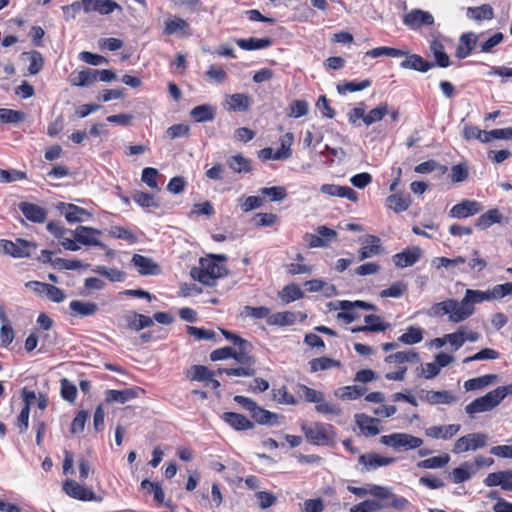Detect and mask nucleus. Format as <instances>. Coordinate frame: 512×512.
Segmentation results:
<instances>
[{"label":"nucleus","mask_w":512,"mask_h":512,"mask_svg":"<svg viewBox=\"0 0 512 512\" xmlns=\"http://www.w3.org/2000/svg\"><path fill=\"white\" fill-rule=\"evenodd\" d=\"M475 312V302L471 294V289L465 291L461 301L456 299H447L433 304L427 311L430 317H442L448 315L451 323H460L467 320Z\"/></svg>","instance_id":"f257e3e1"},{"label":"nucleus","mask_w":512,"mask_h":512,"mask_svg":"<svg viewBox=\"0 0 512 512\" xmlns=\"http://www.w3.org/2000/svg\"><path fill=\"white\" fill-rule=\"evenodd\" d=\"M508 395H512V383L506 386H500L488 392L486 395L473 400L465 407L469 415L490 411L500 404Z\"/></svg>","instance_id":"f03ea898"},{"label":"nucleus","mask_w":512,"mask_h":512,"mask_svg":"<svg viewBox=\"0 0 512 512\" xmlns=\"http://www.w3.org/2000/svg\"><path fill=\"white\" fill-rule=\"evenodd\" d=\"M301 430L306 439L313 445L334 446L336 431L331 424L313 422L311 424H302Z\"/></svg>","instance_id":"7ed1b4c3"},{"label":"nucleus","mask_w":512,"mask_h":512,"mask_svg":"<svg viewBox=\"0 0 512 512\" xmlns=\"http://www.w3.org/2000/svg\"><path fill=\"white\" fill-rule=\"evenodd\" d=\"M227 274V269L213 260V258H201L199 267H194L191 270V276L208 286H213L218 278L224 277Z\"/></svg>","instance_id":"20e7f679"},{"label":"nucleus","mask_w":512,"mask_h":512,"mask_svg":"<svg viewBox=\"0 0 512 512\" xmlns=\"http://www.w3.org/2000/svg\"><path fill=\"white\" fill-rule=\"evenodd\" d=\"M380 442L395 450H414L419 449L423 445V439L408 433L396 432L389 435H383Z\"/></svg>","instance_id":"39448f33"},{"label":"nucleus","mask_w":512,"mask_h":512,"mask_svg":"<svg viewBox=\"0 0 512 512\" xmlns=\"http://www.w3.org/2000/svg\"><path fill=\"white\" fill-rule=\"evenodd\" d=\"M221 333L226 337V339L232 341L234 345L238 347L234 350V359L240 365H251L254 366L256 363L255 357L251 354L252 345L245 339L229 332L226 330L220 329Z\"/></svg>","instance_id":"423d86ee"},{"label":"nucleus","mask_w":512,"mask_h":512,"mask_svg":"<svg viewBox=\"0 0 512 512\" xmlns=\"http://www.w3.org/2000/svg\"><path fill=\"white\" fill-rule=\"evenodd\" d=\"M281 147L274 152L272 148L266 147L259 151V158L263 161L266 160H286L291 157L292 149L291 146L294 141L292 133H286L280 138Z\"/></svg>","instance_id":"0eeeda50"},{"label":"nucleus","mask_w":512,"mask_h":512,"mask_svg":"<svg viewBox=\"0 0 512 512\" xmlns=\"http://www.w3.org/2000/svg\"><path fill=\"white\" fill-rule=\"evenodd\" d=\"M488 436L484 433H470L460 437L452 448L454 454L475 451L487 445Z\"/></svg>","instance_id":"6e6552de"},{"label":"nucleus","mask_w":512,"mask_h":512,"mask_svg":"<svg viewBox=\"0 0 512 512\" xmlns=\"http://www.w3.org/2000/svg\"><path fill=\"white\" fill-rule=\"evenodd\" d=\"M471 294L473 296L475 305L484 301L501 299L507 295L512 294V282L495 285L492 289L486 291L471 289Z\"/></svg>","instance_id":"1a4fd4ad"},{"label":"nucleus","mask_w":512,"mask_h":512,"mask_svg":"<svg viewBox=\"0 0 512 512\" xmlns=\"http://www.w3.org/2000/svg\"><path fill=\"white\" fill-rule=\"evenodd\" d=\"M0 246L3 253L15 258L30 257L32 250L36 248L35 244L23 239H17L15 242L10 240H1Z\"/></svg>","instance_id":"9d476101"},{"label":"nucleus","mask_w":512,"mask_h":512,"mask_svg":"<svg viewBox=\"0 0 512 512\" xmlns=\"http://www.w3.org/2000/svg\"><path fill=\"white\" fill-rule=\"evenodd\" d=\"M406 26L413 30H418L423 26H431L434 24V17L431 13L421 9H413L403 17Z\"/></svg>","instance_id":"9b49d317"},{"label":"nucleus","mask_w":512,"mask_h":512,"mask_svg":"<svg viewBox=\"0 0 512 512\" xmlns=\"http://www.w3.org/2000/svg\"><path fill=\"white\" fill-rule=\"evenodd\" d=\"M358 462L362 465V471H372L379 467L388 466L395 462L393 457H384L375 452L361 454Z\"/></svg>","instance_id":"f8f14e48"},{"label":"nucleus","mask_w":512,"mask_h":512,"mask_svg":"<svg viewBox=\"0 0 512 512\" xmlns=\"http://www.w3.org/2000/svg\"><path fill=\"white\" fill-rule=\"evenodd\" d=\"M131 264L142 276L159 275L162 271L161 266L157 262H155L152 258L143 256L141 254H134L131 259Z\"/></svg>","instance_id":"ddd939ff"},{"label":"nucleus","mask_w":512,"mask_h":512,"mask_svg":"<svg viewBox=\"0 0 512 512\" xmlns=\"http://www.w3.org/2000/svg\"><path fill=\"white\" fill-rule=\"evenodd\" d=\"M143 393L144 390L139 387L126 388L123 390L110 389L105 392V400L107 403L124 404L138 398L140 394Z\"/></svg>","instance_id":"4468645a"},{"label":"nucleus","mask_w":512,"mask_h":512,"mask_svg":"<svg viewBox=\"0 0 512 512\" xmlns=\"http://www.w3.org/2000/svg\"><path fill=\"white\" fill-rule=\"evenodd\" d=\"M420 399L429 403L430 405H438V404H453L457 402L458 398L452 391L442 390V391H434V390H422L420 394Z\"/></svg>","instance_id":"2eb2a0df"},{"label":"nucleus","mask_w":512,"mask_h":512,"mask_svg":"<svg viewBox=\"0 0 512 512\" xmlns=\"http://www.w3.org/2000/svg\"><path fill=\"white\" fill-rule=\"evenodd\" d=\"M423 251L418 246H413L393 256V263L398 268L413 266L422 257Z\"/></svg>","instance_id":"dca6fc26"},{"label":"nucleus","mask_w":512,"mask_h":512,"mask_svg":"<svg viewBox=\"0 0 512 512\" xmlns=\"http://www.w3.org/2000/svg\"><path fill=\"white\" fill-rule=\"evenodd\" d=\"M101 231L92 227L87 226H78L73 231V237L75 240L83 245H94L98 246L102 249H105L106 246L101 241H99L95 236L100 235Z\"/></svg>","instance_id":"f3484780"},{"label":"nucleus","mask_w":512,"mask_h":512,"mask_svg":"<svg viewBox=\"0 0 512 512\" xmlns=\"http://www.w3.org/2000/svg\"><path fill=\"white\" fill-rule=\"evenodd\" d=\"M64 492L72 498L81 501H93L96 499L95 493L74 480L68 479L63 483Z\"/></svg>","instance_id":"a211bd4d"},{"label":"nucleus","mask_w":512,"mask_h":512,"mask_svg":"<svg viewBox=\"0 0 512 512\" xmlns=\"http://www.w3.org/2000/svg\"><path fill=\"white\" fill-rule=\"evenodd\" d=\"M480 211H482V206L479 202L475 200H463L451 208L449 215L453 218L462 219L476 215Z\"/></svg>","instance_id":"6ab92c4d"},{"label":"nucleus","mask_w":512,"mask_h":512,"mask_svg":"<svg viewBox=\"0 0 512 512\" xmlns=\"http://www.w3.org/2000/svg\"><path fill=\"white\" fill-rule=\"evenodd\" d=\"M251 105V98L249 95L244 93H235L227 95L223 103L224 109L233 112H246L249 110Z\"/></svg>","instance_id":"aec40b11"},{"label":"nucleus","mask_w":512,"mask_h":512,"mask_svg":"<svg viewBox=\"0 0 512 512\" xmlns=\"http://www.w3.org/2000/svg\"><path fill=\"white\" fill-rule=\"evenodd\" d=\"M459 424L431 426L425 430V435L433 439L449 440L460 431Z\"/></svg>","instance_id":"412c9836"},{"label":"nucleus","mask_w":512,"mask_h":512,"mask_svg":"<svg viewBox=\"0 0 512 512\" xmlns=\"http://www.w3.org/2000/svg\"><path fill=\"white\" fill-rule=\"evenodd\" d=\"M320 191L329 196H336L340 198H347L352 202L358 200L357 193L348 186H340L335 184H323Z\"/></svg>","instance_id":"4be33fe9"},{"label":"nucleus","mask_w":512,"mask_h":512,"mask_svg":"<svg viewBox=\"0 0 512 512\" xmlns=\"http://www.w3.org/2000/svg\"><path fill=\"white\" fill-rule=\"evenodd\" d=\"M19 209L29 221L35 223H43L47 218L46 209L33 203L21 202Z\"/></svg>","instance_id":"5701e85b"},{"label":"nucleus","mask_w":512,"mask_h":512,"mask_svg":"<svg viewBox=\"0 0 512 512\" xmlns=\"http://www.w3.org/2000/svg\"><path fill=\"white\" fill-rule=\"evenodd\" d=\"M400 66L403 69L427 72L428 70L434 67V63L426 61L420 55L408 53L406 59L400 63Z\"/></svg>","instance_id":"b1692460"},{"label":"nucleus","mask_w":512,"mask_h":512,"mask_svg":"<svg viewBox=\"0 0 512 512\" xmlns=\"http://www.w3.org/2000/svg\"><path fill=\"white\" fill-rule=\"evenodd\" d=\"M69 308L71 310L72 316L79 317H88L95 315L99 307L94 302H85L80 300H73L69 304Z\"/></svg>","instance_id":"393cba45"},{"label":"nucleus","mask_w":512,"mask_h":512,"mask_svg":"<svg viewBox=\"0 0 512 512\" xmlns=\"http://www.w3.org/2000/svg\"><path fill=\"white\" fill-rule=\"evenodd\" d=\"M474 474H476V466L472 465V462L466 461L454 468L449 477L452 482L459 484L469 480Z\"/></svg>","instance_id":"a878e982"},{"label":"nucleus","mask_w":512,"mask_h":512,"mask_svg":"<svg viewBox=\"0 0 512 512\" xmlns=\"http://www.w3.org/2000/svg\"><path fill=\"white\" fill-rule=\"evenodd\" d=\"M98 79L97 70L84 69L78 73H72L70 75V83L73 86L78 87H89L96 82Z\"/></svg>","instance_id":"bb28decb"},{"label":"nucleus","mask_w":512,"mask_h":512,"mask_svg":"<svg viewBox=\"0 0 512 512\" xmlns=\"http://www.w3.org/2000/svg\"><path fill=\"white\" fill-rule=\"evenodd\" d=\"M363 247L359 250V257L360 260H364L370 257H373L375 255H378L382 252L381 248V240L377 236L374 235H368L364 239Z\"/></svg>","instance_id":"cd10ccee"},{"label":"nucleus","mask_w":512,"mask_h":512,"mask_svg":"<svg viewBox=\"0 0 512 512\" xmlns=\"http://www.w3.org/2000/svg\"><path fill=\"white\" fill-rule=\"evenodd\" d=\"M222 419L232 428L238 431H244L254 428L253 422H251L248 418L239 413L225 412L222 415Z\"/></svg>","instance_id":"c85d7f7f"},{"label":"nucleus","mask_w":512,"mask_h":512,"mask_svg":"<svg viewBox=\"0 0 512 512\" xmlns=\"http://www.w3.org/2000/svg\"><path fill=\"white\" fill-rule=\"evenodd\" d=\"M477 38L478 36L474 33L462 34L459 39V44L456 48V57L459 59L466 58L476 46Z\"/></svg>","instance_id":"c756f323"},{"label":"nucleus","mask_w":512,"mask_h":512,"mask_svg":"<svg viewBox=\"0 0 512 512\" xmlns=\"http://www.w3.org/2000/svg\"><path fill=\"white\" fill-rule=\"evenodd\" d=\"M355 421L362 433L366 436H375L379 434L378 422L379 420L368 416L366 414H356Z\"/></svg>","instance_id":"7c9ffc66"},{"label":"nucleus","mask_w":512,"mask_h":512,"mask_svg":"<svg viewBox=\"0 0 512 512\" xmlns=\"http://www.w3.org/2000/svg\"><path fill=\"white\" fill-rule=\"evenodd\" d=\"M124 320L129 329L139 331L141 329L151 327L153 325V319L139 314L136 312H128L124 315Z\"/></svg>","instance_id":"2f4dec72"},{"label":"nucleus","mask_w":512,"mask_h":512,"mask_svg":"<svg viewBox=\"0 0 512 512\" xmlns=\"http://www.w3.org/2000/svg\"><path fill=\"white\" fill-rule=\"evenodd\" d=\"M251 416L257 423L262 425H277L280 424L281 420L284 418L283 416L265 410L258 405L251 413Z\"/></svg>","instance_id":"473e14b6"},{"label":"nucleus","mask_w":512,"mask_h":512,"mask_svg":"<svg viewBox=\"0 0 512 512\" xmlns=\"http://www.w3.org/2000/svg\"><path fill=\"white\" fill-rule=\"evenodd\" d=\"M164 26V34L166 35H189V24L186 20L179 18V17H173L168 18L165 21Z\"/></svg>","instance_id":"72a5a7b5"},{"label":"nucleus","mask_w":512,"mask_h":512,"mask_svg":"<svg viewBox=\"0 0 512 512\" xmlns=\"http://www.w3.org/2000/svg\"><path fill=\"white\" fill-rule=\"evenodd\" d=\"M411 205L409 195L392 194L386 198V206L396 213L406 211Z\"/></svg>","instance_id":"f704fd0d"},{"label":"nucleus","mask_w":512,"mask_h":512,"mask_svg":"<svg viewBox=\"0 0 512 512\" xmlns=\"http://www.w3.org/2000/svg\"><path fill=\"white\" fill-rule=\"evenodd\" d=\"M503 220V215L500 213V211L496 208L490 209L484 214H482L476 222V226L480 230H486L490 226L496 223H501Z\"/></svg>","instance_id":"c9c22d12"},{"label":"nucleus","mask_w":512,"mask_h":512,"mask_svg":"<svg viewBox=\"0 0 512 512\" xmlns=\"http://www.w3.org/2000/svg\"><path fill=\"white\" fill-rule=\"evenodd\" d=\"M58 208L64 210L65 218L69 223L81 222L82 216H90L85 209L74 204L60 203Z\"/></svg>","instance_id":"e433bc0d"},{"label":"nucleus","mask_w":512,"mask_h":512,"mask_svg":"<svg viewBox=\"0 0 512 512\" xmlns=\"http://www.w3.org/2000/svg\"><path fill=\"white\" fill-rule=\"evenodd\" d=\"M190 115L196 122L212 121L215 117V109L211 105L203 104L194 107Z\"/></svg>","instance_id":"4c0bfd02"},{"label":"nucleus","mask_w":512,"mask_h":512,"mask_svg":"<svg viewBox=\"0 0 512 512\" xmlns=\"http://www.w3.org/2000/svg\"><path fill=\"white\" fill-rule=\"evenodd\" d=\"M450 461V456L444 453L439 456L424 459L417 463V467L421 469H440L445 467Z\"/></svg>","instance_id":"58836bf2"},{"label":"nucleus","mask_w":512,"mask_h":512,"mask_svg":"<svg viewBox=\"0 0 512 512\" xmlns=\"http://www.w3.org/2000/svg\"><path fill=\"white\" fill-rule=\"evenodd\" d=\"M296 321V314L290 311L277 312L270 314L267 323L276 326H289Z\"/></svg>","instance_id":"ea45409f"},{"label":"nucleus","mask_w":512,"mask_h":512,"mask_svg":"<svg viewBox=\"0 0 512 512\" xmlns=\"http://www.w3.org/2000/svg\"><path fill=\"white\" fill-rule=\"evenodd\" d=\"M430 50L436 60V64L439 67L446 68L450 65V58L444 51V46L438 40H433L430 43Z\"/></svg>","instance_id":"a19ab883"},{"label":"nucleus","mask_w":512,"mask_h":512,"mask_svg":"<svg viewBox=\"0 0 512 512\" xmlns=\"http://www.w3.org/2000/svg\"><path fill=\"white\" fill-rule=\"evenodd\" d=\"M29 61L28 71L31 75L38 74L44 66V58L38 51L24 52L22 54Z\"/></svg>","instance_id":"79ce46f5"},{"label":"nucleus","mask_w":512,"mask_h":512,"mask_svg":"<svg viewBox=\"0 0 512 512\" xmlns=\"http://www.w3.org/2000/svg\"><path fill=\"white\" fill-rule=\"evenodd\" d=\"M467 16L476 21L490 20L494 17V12L489 4H483L478 7L469 8Z\"/></svg>","instance_id":"37998d69"},{"label":"nucleus","mask_w":512,"mask_h":512,"mask_svg":"<svg viewBox=\"0 0 512 512\" xmlns=\"http://www.w3.org/2000/svg\"><path fill=\"white\" fill-rule=\"evenodd\" d=\"M496 379H497V375H495V374H487L484 376L472 378V379L467 380L464 383V388L466 391L478 390V389L484 388L486 386H489Z\"/></svg>","instance_id":"c03bdc74"},{"label":"nucleus","mask_w":512,"mask_h":512,"mask_svg":"<svg viewBox=\"0 0 512 512\" xmlns=\"http://www.w3.org/2000/svg\"><path fill=\"white\" fill-rule=\"evenodd\" d=\"M269 38H249L237 40V45L244 50L264 49L271 45Z\"/></svg>","instance_id":"a18cd8bd"},{"label":"nucleus","mask_w":512,"mask_h":512,"mask_svg":"<svg viewBox=\"0 0 512 512\" xmlns=\"http://www.w3.org/2000/svg\"><path fill=\"white\" fill-rule=\"evenodd\" d=\"M384 508H387L386 504H382V502L376 499H368L353 505L349 512H376Z\"/></svg>","instance_id":"49530a36"},{"label":"nucleus","mask_w":512,"mask_h":512,"mask_svg":"<svg viewBox=\"0 0 512 512\" xmlns=\"http://www.w3.org/2000/svg\"><path fill=\"white\" fill-rule=\"evenodd\" d=\"M418 360H419L418 354L416 352H414L413 350L397 352L394 354H390L385 358V362H387V363H398V364H402L405 362L416 363V362H418Z\"/></svg>","instance_id":"de8ad7c7"},{"label":"nucleus","mask_w":512,"mask_h":512,"mask_svg":"<svg viewBox=\"0 0 512 512\" xmlns=\"http://www.w3.org/2000/svg\"><path fill=\"white\" fill-rule=\"evenodd\" d=\"M366 392V388L360 386H345L336 391V396L342 400H355Z\"/></svg>","instance_id":"09e8293b"},{"label":"nucleus","mask_w":512,"mask_h":512,"mask_svg":"<svg viewBox=\"0 0 512 512\" xmlns=\"http://www.w3.org/2000/svg\"><path fill=\"white\" fill-rule=\"evenodd\" d=\"M423 340V330L419 327L410 326L406 332L399 337V341L406 345L420 343Z\"/></svg>","instance_id":"8fccbe9b"},{"label":"nucleus","mask_w":512,"mask_h":512,"mask_svg":"<svg viewBox=\"0 0 512 512\" xmlns=\"http://www.w3.org/2000/svg\"><path fill=\"white\" fill-rule=\"evenodd\" d=\"M304 293L297 284H290L285 286L279 293V297L285 303H290L301 299Z\"/></svg>","instance_id":"3c124183"},{"label":"nucleus","mask_w":512,"mask_h":512,"mask_svg":"<svg viewBox=\"0 0 512 512\" xmlns=\"http://www.w3.org/2000/svg\"><path fill=\"white\" fill-rule=\"evenodd\" d=\"M218 374L225 373L229 376H237V377H252L255 375L256 370L254 366L251 365H240L237 368H219L217 370Z\"/></svg>","instance_id":"603ef678"},{"label":"nucleus","mask_w":512,"mask_h":512,"mask_svg":"<svg viewBox=\"0 0 512 512\" xmlns=\"http://www.w3.org/2000/svg\"><path fill=\"white\" fill-rule=\"evenodd\" d=\"M227 163L228 166L237 173H246L251 170L250 160L244 158L242 155L232 156Z\"/></svg>","instance_id":"864d4df0"},{"label":"nucleus","mask_w":512,"mask_h":512,"mask_svg":"<svg viewBox=\"0 0 512 512\" xmlns=\"http://www.w3.org/2000/svg\"><path fill=\"white\" fill-rule=\"evenodd\" d=\"M311 371L317 372L340 366V362L328 357L315 358L310 361Z\"/></svg>","instance_id":"5fc2aeb1"},{"label":"nucleus","mask_w":512,"mask_h":512,"mask_svg":"<svg viewBox=\"0 0 512 512\" xmlns=\"http://www.w3.org/2000/svg\"><path fill=\"white\" fill-rule=\"evenodd\" d=\"M388 113V105L386 103L379 105L378 107L370 110L364 118V123L369 126L376 123L384 118Z\"/></svg>","instance_id":"6e6d98bb"},{"label":"nucleus","mask_w":512,"mask_h":512,"mask_svg":"<svg viewBox=\"0 0 512 512\" xmlns=\"http://www.w3.org/2000/svg\"><path fill=\"white\" fill-rule=\"evenodd\" d=\"M25 119V114L21 111H16L7 108L0 109V122L1 123H19Z\"/></svg>","instance_id":"4d7b16f0"},{"label":"nucleus","mask_w":512,"mask_h":512,"mask_svg":"<svg viewBox=\"0 0 512 512\" xmlns=\"http://www.w3.org/2000/svg\"><path fill=\"white\" fill-rule=\"evenodd\" d=\"M109 236L116 239L126 240L131 244L136 243L138 240L137 236L133 232L120 226L111 227L109 230Z\"/></svg>","instance_id":"13d9d810"},{"label":"nucleus","mask_w":512,"mask_h":512,"mask_svg":"<svg viewBox=\"0 0 512 512\" xmlns=\"http://www.w3.org/2000/svg\"><path fill=\"white\" fill-rule=\"evenodd\" d=\"M371 85L369 80H363L361 82H345L343 84H339L337 86V90L340 94H345L346 92H356L361 91L363 89L368 88Z\"/></svg>","instance_id":"bf43d9fd"},{"label":"nucleus","mask_w":512,"mask_h":512,"mask_svg":"<svg viewBox=\"0 0 512 512\" xmlns=\"http://www.w3.org/2000/svg\"><path fill=\"white\" fill-rule=\"evenodd\" d=\"M263 202L264 200L258 196H249L245 199H238L240 208L245 213L260 208L263 205Z\"/></svg>","instance_id":"052dcab7"},{"label":"nucleus","mask_w":512,"mask_h":512,"mask_svg":"<svg viewBox=\"0 0 512 512\" xmlns=\"http://www.w3.org/2000/svg\"><path fill=\"white\" fill-rule=\"evenodd\" d=\"M191 379L195 381L212 380L216 375L215 372L210 371L207 367L202 365H194L191 367Z\"/></svg>","instance_id":"680f3d73"},{"label":"nucleus","mask_w":512,"mask_h":512,"mask_svg":"<svg viewBox=\"0 0 512 512\" xmlns=\"http://www.w3.org/2000/svg\"><path fill=\"white\" fill-rule=\"evenodd\" d=\"M260 193L270 197L272 201H282L287 196L283 186L264 187L260 189Z\"/></svg>","instance_id":"e2e57ef3"},{"label":"nucleus","mask_w":512,"mask_h":512,"mask_svg":"<svg viewBox=\"0 0 512 512\" xmlns=\"http://www.w3.org/2000/svg\"><path fill=\"white\" fill-rule=\"evenodd\" d=\"M493 139H512V128H501L487 131L483 143H488Z\"/></svg>","instance_id":"0e129e2a"},{"label":"nucleus","mask_w":512,"mask_h":512,"mask_svg":"<svg viewBox=\"0 0 512 512\" xmlns=\"http://www.w3.org/2000/svg\"><path fill=\"white\" fill-rule=\"evenodd\" d=\"M215 213L212 204L209 201H205L203 203L194 204L192 210L189 213V217L192 218L194 216H212Z\"/></svg>","instance_id":"69168bd1"},{"label":"nucleus","mask_w":512,"mask_h":512,"mask_svg":"<svg viewBox=\"0 0 512 512\" xmlns=\"http://www.w3.org/2000/svg\"><path fill=\"white\" fill-rule=\"evenodd\" d=\"M392 490L389 487L380 486V485H369V495L377 498L379 500H387L392 497Z\"/></svg>","instance_id":"338daca9"},{"label":"nucleus","mask_w":512,"mask_h":512,"mask_svg":"<svg viewBox=\"0 0 512 512\" xmlns=\"http://www.w3.org/2000/svg\"><path fill=\"white\" fill-rule=\"evenodd\" d=\"M308 103L305 100H294L290 104L289 116L299 118L308 113Z\"/></svg>","instance_id":"774afa93"}]
</instances>
